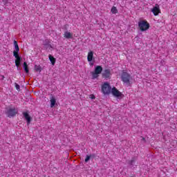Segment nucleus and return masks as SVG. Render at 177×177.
<instances>
[{"instance_id": "nucleus-1", "label": "nucleus", "mask_w": 177, "mask_h": 177, "mask_svg": "<svg viewBox=\"0 0 177 177\" xmlns=\"http://www.w3.org/2000/svg\"><path fill=\"white\" fill-rule=\"evenodd\" d=\"M138 27L141 31H147L150 28V24L146 20H141L138 22Z\"/></svg>"}, {"instance_id": "nucleus-2", "label": "nucleus", "mask_w": 177, "mask_h": 177, "mask_svg": "<svg viewBox=\"0 0 177 177\" xmlns=\"http://www.w3.org/2000/svg\"><path fill=\"white\" fill-rule=\"evenodd\" d=\"M121 79L124 84H125V85H128L129 84H130L132 77H131V75H129L128 73L122 72Z\"/></svg>"}, {"instance_id": "nucleus-3", "label": "nucleus", "mask_w": 177, "mask_h": 177, "mask_svg": "<svg viewBox=\"0 0 177 177\" xmlns=\"http://www.w3.org/2000/svg\"><path fill=\"white\" fill-rule=\"evenodd\" d=\"M102 71H103V68L101 66H95V71L92 72L93 80H95L99 77V74H102Z\"/></svg>"}, {"instance_id": "nucleus-4", "label": "nucleus", "mask_w": 177, "mask_h": 177, "mask_svg": "<svg viewBox=\"0 0 177 177\" xmlns=\"http://www.w3.org/2000/svg\"><path fill=\"white\" fill-rule=\"evenodd\" d=\"M102 91L104 95H109V93H111V87L110 86V84L107 82L104 83L102 86Z\"/></svg>"}, {"instance_id": "nucleus-5", "label": "nucleus", "mask_w": 177, "mask_h": 177, "mask_svg": "<svg viewBox=\"0 0 177 177\" xmlns=\"http://www.w3.org/2000/svg\"><path fill=\"white\" fill-rule=\"evenodd\" d=\"M111 92L112 95L115 97H118V99H122V97H124V94L120 92V91H118V89L115 88V87H113L111 90Z\"/></svg>"}, {"instance_id": "nucleus-6", "label": "nucleus", "mask_w": 177, "mask_h": 177, "mask_svg": "<svg viewBox=\"0 0 177 177\" xmlns=\"http://www.w3.org/2000/svg\"><path fill=\"white\" fill-rule=\"evenodd\" d=\"M16 114H17V110H16L15 108H10L7 111V115L8 117H15Z\"/></svg>"}, {"instance_id": "nucleus-7", "label": "nucleus", "mask_w": 177, "mask_h": 177, "mask_svg": "<svg viewBox=\"0 0 177 177\" xmlns=\"http://www.w3.org/2000/svg\"><path fill=\"white\" fill-rule=\"evenodd\" d=\"M111 77V71L110 69H106L102 73V77L105 78L106 80L110 79Z\"/></svg>"}, {"instance_id": "nucleus-8", "label": "nucleus", "mask_w": 177, "mask_h": 177, "mask_svg": "<svg viewBox=\"0 0 177 177\" xmlns=\"http://www.w3.org/2000/svg\"><path fill=\"white\" fill-rule=\"evenodd\" d=\"M152 13H153L154 16H158L159 13H161L160 10V6L156 4L155 7L151 10Z\"/></svg>"}, {"instance_id": "nucleus-9", "label": "nucleus", "mask_w": 177, "mask_h": 177, "mask_svg": "<svg viewBox=\"0 0 177 177\" xmlns=\"http://www.w3.org/2000/svg\"><path fill=\"white\" fill-rule=\"evenodd\" d=\"M87 60L89 63L93 60V51H90L88 53Z\"/></svg>"}, {"instance_id": "nucleus-10", "label": "nucleus", "mask_w": 177, "mask_h": 177, "mask_svg": "<svg viewBox=\"0 0 177 177\" xmlns=\"http://www.w3.org/2000/svg\"><path fill=\"white\" fill-rule=\"evenodd\" d=\"M24 117L26 120L28 125H29L30 122H31V117H30L27 112L24 113Z\"/></svg>"}, {"instance_id": "nucleus-11", "label": "nucleus", "mask_w": 177, "mask_h": 177, "mask_svg": "<svg viewBox=\"0 0 177 177\" xmlns=\"http://www.w3.org/2000/svg\"><path fill=\"white\" fill-rule=\"evenodd\" d=\"M64 38H66V39H70L73 38V33L68 32V31H65L64 34Z\"/></svg>"}, {"instance_id": "nucleus-12", "label": "nucleus", "mask_w": 177, "mask_h": 177, "mask_svg": "<svg viewBox=\"0 0 177 177\" xmlns=\"http://www.w3.org/2000/svg\"><path fill=\"white\" fill-rule=\"evenodd\" d=\"M50 102L51 109L55 107V105L56 104V98H55L53 96H51L50 97Z\"/></svg>"}, {"instance_id": "nucleus-13", "label": "nucleus", "mask_w": 177, "mask_h": 177, "mask_svg": "<svg viewBox=\"0 0 177 177\" xmlns=\"http://www.w3.org/2000/svg\"><path fill=\"white\" fill-rule=\"evenodd\" d=\"M21 63V57L17 58L15 60V66H17V68L19 70V67H20V64Z\"/></svg>"}, {"instance_id": "nucleus-14", "label": "nucleus", "mask_w": 177, "mask_h": 177, "mask_svg": "<svg viewBox=\"0 0 177 177\" xmlns=\"http://www.w3.org/2000/svg\"><path fill=\"white\" fill-rule=\"evenodd\" d=\"M48 59L50 62H51V64H53V66H55V63H56V59H55V57H53V56L50 55L48 56Z\"/></svg>"}, {"instance_id": "nucleus-15", "label": "nucleus", "mask_w": 177, "mask_h": 177, "mask_svg": "<svg viewBox=\"0 0 177 177\" xmlns=\"http://www.w3.org/2000/svg\"><path fill=\"white\" fill-rule=\"evenodd\" d=\"M14 46H15V49L16 52H19L20 50V48H19V44H17V41L16 40L14 41Z\"/></svg>"}, {"instance_id": "nucleus-16", "label": "nucleus", "mask_w": 177, "mask_h": 177, "mask_svg": "<svg viewBox=\"0 0 177 177\" xmlns=\"http://www.w3.org/2000/svg\"><path fill=\"white\" fill-rule=\"evenodd\" d=\"M111 13H113V15H115L117 13H118V10H117V7L115 6H113L111 10Z\"/></svg>"}, {"instance_id": "nucleus-17", "label": "nucleus", "mask_w": 177, "mask_h": 177, "mask_svg": "<svg viewBox=\"0 0 177 177\" xmlns=\"http://www.w3.org/2000/svg\"><path fill=\"white\" fill-rule=\"evenodd\" d=\"M24 69L26 73H29L28 65H27V62H24Z\"/></svg>"}, {"instance_id": "nucleus-18", "label": "nucleus", "mask_w": 177, "mask_h": 177, "mask_svg": "<svg viewBox=\"0 0 177 177\" xmlns=\"http://www.w3.org/2000/svg\"><path fill=\"white\" fill-rule=\"evenodd\" d=\"M19 51H13V55L15 57V58L19 59L20 58V56H19L18 54Z\"/></svg>"}, {"instance_id": "nucleus-19", "label": "nucleus", "mask_w": 177, "mask_h": 177, "mask_svg": "<svg viewBox=\"0 0 177 177\" xmlns=\"http://www.w3.org/2000/svg\"><path fill=\"white\" fill-rule=\"evenodd\" d=\"M35 70L36 71H41V66H38V65H35Z\"/></svg>"}, {"instance_id": "nucleus-20", "label": "nucleus", "mask_w": 177, "mask_h": 177, "mask_svg": "<svg viewBox=\"0 0 177 177\" xmlns=\"http://www.w3.org/2000/svg\"><path fill=\"white\" fill-rule=\"evenodd\" d=\"M91 160V156H86L85 158V162H88Z\"/></svg>"}, {"instance_id": "nucleus-21", "label": "nucleus", "mask_w": 177, "mask_h": 177, "mask_svg": "<svg viewBox=\"0 0 177 177\" xmlns=\"http://www.w3.org/2000/svg\"><path fill=\"white\" fill-rule=\"evenodd\" d=\"M130 165H135V159H132L130 161Z\"/></svg>"}, {"instance_id": "nucleus-22", "label": "nucleus", "mask_w": 177, "mask_h": 177, "mask_svg": "<svg viewBox=\"0 0 177 177\" xmlns=\"http://www.w3.org/2000/svg\"><path fill=\"white\" fill-rule=\"evenodd\" d=\"M15 88L17 91H19V89H20V86L17 84H15Z\"/></svg>"}, {"instance_id": "nucleus-23", "label": "nucleus", "mask_w": 177, "mask_h": 177, "mask_svg": "<svg viewBox=\"0 0 177 177\" xmlns=\"http://www.w3.org/2000/svg\"><path fill=\"white\" fill-rule=\"evenodd\" d=\"M95 97L93 95H90V99H95Z\"/></svg>"}, {"instance_id": "nucleus-24", "label": "nucleus", "mask_w": 177, "mask_h": 177, "mask_svg": "<svg viewBox=\"0 0 177 177\" xmlns=\"http://www.w3.org/2000/svg\"><path fill=\"white\" fill-rule=\"evenodd\" d=\"M91 66H93V63H90Z\"/></svg>"}, {"instance_id": "nucleus-25", "label": "nucleus", "mask_w": 177, "mask_h": 177, "mask_svg": "<svg viewBox=\"0 0 177 177\" xmlns=\"http://www.w3.org/2000/svg\"><path fill=\"white\" fill-rule=\"evenodd\" d=\"M5 3H6V0H5Z\"/></svg>"}]
</instances>
